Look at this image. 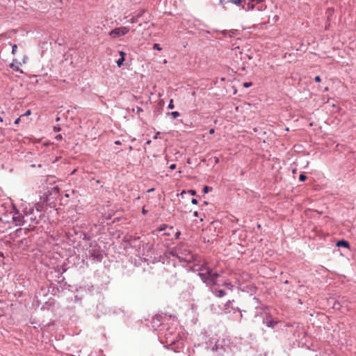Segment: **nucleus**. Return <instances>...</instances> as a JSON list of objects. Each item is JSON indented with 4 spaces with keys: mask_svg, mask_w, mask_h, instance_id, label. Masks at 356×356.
<instances>
[{
    "mask_svg": "<svg viewBox=\"0 0 356 356\" xmlns=\"http://www.w3.org/2000/svg\"><path fill=\"white\" fill-rule=\"evenodd\" d=\"M197 270L199 271L198 275L200 276V279L207 285L225 286L229 290H232L233 286L231 284V283L226 282L220 283L218 280L219 274L216 271L213 270L211 268L208 266L207 264L202 265Z\"/></svg>",
    "mask_w": 356,
    "mask_h": 356,
    "instance_id": "nucleus-1",
    "label": "nucleus"
},
{
    "mask_svg": "<svg viewBox=\"0 0 356 356\" xmlns=\"http://www.w3.org/2000/svg\"><path fill=\"white\" fill-rule=\"evenodd\" d=\"M176 254L179 259L184 260L186 261H191L193 259V254L191 252L183 246L176 248Z\"/></svg>",
    "mask_w": 356,
    "mask_h": 356,
    "instance_id": "nucleus-2",
    "label": "nucleus"
},
{
    "mask_svg": "<svg viewBox=\"0 0 356 356\" xmlns=\"http://www.w3.org/2000/svg\"><path fill=\"white\" fill-rule=\"evenodd\" d=\"M170 334H165V343L169 346H173L177 344V348H181L184 346V342L181 339L180 334H178L176 337V339L171 338Z\"/></svg>",
    "mask_w": 356,
    "mask_h": 356,
    "instance_id": "nucleus-3",
    "label": "nucleus"
},
{
    "mask_svg": "<svg viewBox=\"0 0 356 356\" xmlns=\"http://www.w3.org/2000/svg\"><path fill=\"white\" fill-rule=\"evenodd\" d=\"M129 29L128 27L121 26V27L115 28V29H113L110 32L109 35L111 37H112L113 38H116L118 37L122 36V35L127 34L129 33Z\"/></svg>",
    "mask_w": 356,
    "mask_h": 356,
    "instance_id": "nucleus-4",
    "label": "nucleus"
},
{
    "mask_svg": "<svg viewBox=\"0 0 356 356\" xmlns=\"http://www.w3.org/2000/svg\"><path fill=\"white\" fill-rule=\"evenodd\" d=\"M13 220L15 223V225L20 226L24 224V217L18 214L17 216H14L13 217Z\"/></svg>",
    "mask_w": 356,
    "mask_h": 356,
    "instance_id": "nucleus-5",
    "label": "nucleus"
},
{
    "mask_svg": "<svg viewBox=\"0 0 356 356\" xmlns=\"http://www.w3.org/2000/svg\"><path fill=\"white\" fill-rule=\"evenodd\" d=\"M242 8L245 11L252 10L255 8V5L252 2L246 3L245 1L243 2Z\"/></svg>",
    "mask_w": 356,
    "mask_h": 356,
    "instance_id": "nucleus-6",
    "label": "nucleus"
},
{
    "mask_svg": "<svg viewBox=\"0 0 356 356\" xmlns=\"http://www.w3.org/2000/svg\"><path fill=\"white\" fill-rule=\"evenodd\" d=\"M266 323L268 327H273L277 323V321H273L270 317H268L266 319Z\"/></svg>",
    "mask_w": 356,
    "mask_h": 356,
    "instance_id": "nucleus-7",
    "label": "nucleus"
},
{
    "mask_svg": "<svg viewBox=\"0 0 356 356\" xmlns=\"http://www.w3.org/2000/svg\"><path fill=\"white\" fill-rule=\"evenodd\" d=\"M213 293L216 295V296L218 298H222L225 296V292L222 289H213Z\"/></svg>",
    "mask_w": 356,
    "mask_h": 356,
    "instance_id": "nucleus-8",
    "label": "nucleus"
},
{
    "mask_svg": "<svg viewBox=\"0 0 356 356\" xmlns=\"http://www.w3.org/2000/svg\"><path fill=\"white\" fill-rule=\"evenodd\" d=\"M337 245L338 247H344V248H349V243L348 241H344V240H341V241H339L337 243Z\"/></svg>",
    "mask_w": 356,
    "mask_h": 356,
    "instance_id": "nucleus-9",
    "label": "nucleus"
},
{
    "mask_svg": "<svg viewBox=\"0 0 356 356\" xmlns=\"http://www.w3.org/2000/svg\"><path fill=\"white\" fill-rule=\"evenodd\" d=\"M254 8H256L258 11H264L266 9V5L262 2L256 5Z\"/></svg>",
    "mask_w": 356,
    "mask_h": 356,
    "instance_id": "nucleus-10",
    "label": "nucleus"
},
{
    "mask_svg": "<svg viewBox=\"0 0 356 356\" xmlns=\"http://www.w3.org/2000/svg\"><path fill=\"white\" fill-rule=\"evenodd\" d=\"M230 2L238 6L243 3L244 0H229Z\"/></svg>",
    "mask_w": 356,
    "mask_h": 356,
    "instance_id": "nucleus-11",
    "label": "nucleus"
},
{
    "mask_svg": "<svg viewBox=\"0 0 356 356\" xmlns=\"http://www.w3.org/2000/svg\"><path fill=\"white\" fill-rule=\"evenodd\" d=\"M124 61V58L123 57H120L118 60H117V65L118 67H120L122 64H123V62Z\"/></svg>",
    "mask_w": 356,
    "mask_h": 356,
    "instance_id": "nucleus-12",
    "label": "nucleus"
},
{
    "mask_svg": "<svg viewBox=\"0 0 356 356\" xmlns=\"http://www.w3.org/2000/svg\"><path fill=\"white\" fill-rule=\"evenodd\" d=\"M170 115L174 118H178L180 114L178 111H172L170 113Z\"/></svg>",
    "mask_w": 356,
    "mask_h": 356,
    "instance_id": "nucleus-13",
    "label": "nucleus"
},
{
    "mask_svg": "<svg viewBox=\"0 0 356 356\" xmlns=\"http://www.w3.org/2000/svg\"><path fill=\"white\" fill-rule=\"evenodd\" d=\"M17 49V44L13 45V47H12V54L13 55H15L16 54Z\"/></svg>",
    "mask_w": 356,
    "mask_h": 356,
    "instance_id": "nucleus-14",
    "label": "nucleus"
},
{
    "mask_svg": "<svg viewBox=\"0 0 356 356\" xmlns=\"http://www.w3.org/2000/svg\"><path fill=\"white\" fill-rule=\"evenodd\" d=\"M174 107H175V106H174V104H173V100H172V99H170V102H169V104H168V108L169 109H173V108H174Z\"/></svg>",
    "mask_w": 356,
    "mask_h": 356,
    "instance_id": "nucleus-15",
    "label": "nucleus"
},
{
    "mask_svg": "<svg viewBox=\"0 0 356 356\" xmlns=\"http://www.w3.org/2000/svg\"><path fill=\"white\" fill-rule=\"evenodd\" d=\"M138 22V17L136 16H134L130 19V23L134 24Z\"/></svg>",
    "mask_w": 356,
    "mask_h": 356,
    "instance_id": "nucleus-16",
    "label": "nucleus"
},
{
    "mask_svg": "<svg viewBox=\"0 0 356 356\" xmlns=\"http://www.w3.org/2000/svg\"><path fill=\"white\" fill-rule=\"evenodd\" d=\"M153 49L155 50L161 51V48L160 47V45L159 44L155 43L153 46Z\"/></svg>",
    "mask_w": 356,
    "mask_h": 356,
    "instance_id": "nucleus-17",
    "label": "nucleus"
},
{
    "mask_svg": "<svg viewBox=\"0 0 356 356\" xmlns=\"http://www.w3.org/2000/svg\"><path fill=\"white\" fill-rule=\"evenodd\" d=\"M306 179H307V177L305 175H303V174H301L300 175V177H299V180L301 181H305Z\"/></svg>",
    "mask_w": 356,
    "mask_h": 356,
    "instance_id": "nucleus-18",
    "label": "nucleus"
},
{
    "mask_svg": "<svg viewBox=\"0 0 356 356\" xmlns=\"http://www.w3.org/2000/svg\"><path fill=\"white\" fill-rule=\"evenodd\" d=\"M210 190V188L207 186H205L203 188L204 193H207Z\"/></svg>",
    "mask_w": 356,
    "mask_h": 356,
    "instance_id": "nucleus-19",
    "label": "nucleus"
},
{
    "mask_svg": "<svg viewBox=\"0 0 356 356\" xmlns=\"http://www.w3.org/2000/svg\"><path fill=\"white\" fill-rule=\"evenodd\" d=\"M263 2V0H252V3L256 6Z\"/></svg>",
    "mask_w": 356,
    "mask_h": 356,
    "instance_id": "nucleus-20",
    "label": "nucleus"
},
{
    "mask_svg": "<svg viewBox=\"0 0 356 356\" xmlns=\"http://www.w3.org/2000/svg\"><path fill=\"white\" fill-rule=\"evenodd\" d=\"M252 86V83H251V82H245V83H243V86H244L245 88H248V87H250V86Z\"/></svg>",
    "mask_w": 356,
    "mask_h": 356,
    "instance_id": "nucleus-21",
    "label": "nucleus"
},
{
    "mask_svg": "<svg viewBox=\"0 0 356 356\" xmlns=\"http://www.w3.org/2000/svg\"><path fill=\"white\" fill-rule=\"evenodd\" d=\"M31 114V110H28L24 115H22L21 117L28 116Z\"/></svg>",
    "mask_w": 356,
    "mask_h": 356,
    "instance_id": "nucleus-22",
    "label": "nucleus"
},
{
    "mask_svg": "<svg viewBox=\"0 0 356 356\" xmlns=\"http://www.w3.org/2000/svg\"><path fill=\"white\" fill-rule=\"evenodd\" d=\"M22 118V117H21V116H20L19 118H17V119L15 120V124H18L19 123V122H20V120H21V118Z\"/></svg>",
    "mask_w": 356,
    "mask_h": 356,
    "instance_id": "nucleus-23",
    "label": "nucleus"
},
{
    "mask_svg": "<svg viewBox=\"0 0 356 356\" xmlns=\"http://www.w3.org/2000/svg\"><path fill=\"white\" fill-rule=\"evenodd\" d=\"M321 77L319 76H316L315 78H314V81L316 82H320L321 81Z\"/></svg>",
    "mask_w": 356,
    "mask_h": 356,
    "instance_id": "nucleus-24",
    "label": "nucleus"
},
{
    "mask_svg": "<svg viewBox=\"0 0 356 356\" xmlns=\"http://www.w3.org/2000/svg\"><path fill=\"white\" fill-rule=\"evenodd\" d=\"M188 193L192 195H195L196 194V192L194 190H190Z\"/></svg>",
    "mask_w": 356,
    "mask_h": 356,
    "instance_id": "nucleus-25",
    "label": "nucleus"
},
{
    "mask_svg": "<svg viewBox=\"0 0 356 356\" xmlns=\"http://www.w3.org/2000/svg\"><path fill=\"white\" fill-rule=\"evenodd\" d=\"M169 168H170V170H175L176 168V165L175 164H171Z\"/></svg>",
    "mask_w": 356,
    "mask_h": 356,
    "instance_id": "nucleus-26",
    "label": "nucleus"
},
{
    "mask_svg": "<svg viewBox=\"0 0 356 356\" xmlns=\"http://www.w3.org/2000/svg\"><path fill=\"white\" fill-rule=\"evenodd\" d=\"M166 227H167V225H163V226H162V227L159 229V232H161V231L164 230Z\"/></svg>",
    "mask_w": 356,
    "mask_h": 356,
    "instance_id": "nucleus-27",
    "label": "nucleus"
},
{
    "mask_svg": "<svg viewBox=\"0 0 356 356\" xmlns=\"http://www.w3.org/2000/svg\"><path fill=\"white\" fill-rule=\"evenodd\" d=\"M191 203L193 204H197V200L196 199L193 198L191 200Z\"/></svg>",
    "mask_w": 356,
    "mask_h": 356,
    "instance_id": "nucleus-28",
    "label": "nucleus"
},
{
    "mask_svg": "<svg viewBox=\"0 0 356 356\" xmlns=\"http://www.w3.org/2000/svg\"><path fill=\"white\" fill-rule=\"evenodd\" d=\"M143 13H144V11H143V10H142L140 13H139L136 15V17H137L138 18V17H141Z\"/></svg>",
    "mask_w": 356,
    "mask_h": 356,
    "instance_id": "nucleus-29",
    "label": "nucleus"
},
{
    "mask_svg": "<svg viewBox=\"0 0 356 356\" xmlns=\"http://www.w3.org/2000/svg\"><path fill=\"white\" fill-rule=\"evenodd\" d=\"M160 134V132H157L156 135L154 136V139H157L159 138V135Z\"/></svg>",
    "mask_w": 356,
    "mask_h": 356,
    "instance_id": "nucleus-30",
    "label": "nucleus"
},
{
    "mask_svg": "<svg viewBox=\"0 0 356 356\" xmlns=\"http://www.w3.org/2000/svg\"><path fill=\"white\" fill-rule=\"evenodd\" d=\"M120 57H123V58H124V56H125V53H124V52H123V51H120Z\"/></svg>",
    "mask_w": 356,
    "mask_h": 356,
    "instance_id": "nucleus-31",
    "label": "nucleus"
},
{
    "mask_svg": "<svg viewBox=\"0 0 356 356\" xmlns=\"http://www.w3.org/2000/svg\"><path fill=\"white\" fill-rule=\"evenodd\" d=\"M214 132H215V129H211L209 130V134H214Z\"/></svg>",
    "mask_w": 356,
    "mask_h": 356,
    "instance_id": "nucleus-32",
    "label": "nucleus"
},
{
    "mask_svg": "<svg viewBox=\"0 0 356 356\" xmlns=\"http://www.w3.org/2000/svg\"><path fill=\"white\" fill-rule=\"evenodd\" d=\"M137 111H138V113H140V112L143 111V109L140 107H137Z\"/></svg>",
    "mask_w": 356,
    "mask_h": 356,
    "instance_id": "nucleus-33",
    "label": "nucleus"
},
{
    "mask_svg": "<svg viewBox=\"0 0 356 356\" xmlns=\"http://www.w3.org/2000/svg\"><path fill=\"white\" fill-rule=\"evenodd\" d=\"M193 216H194L195 217H197V216H198V212H197V211H195V212L193 213Z\"/></svg>",
    "mask_w": 356,
    "mask_h": 356,
    "instance_id": "nucleus-34",
    "label": "nucleus"
},
{
    "mask_svg": "<svg viewBox=\"0 0 356 356\" xmlns=\"http://www.w3.org/2000/svg\"><path fill=\"white\" fill-rule=\"evenodd\" d=\"M115 145H121V142H120V140H116V141L115 142Z\"/></svg>",
    "mask_w": 356,
    "mask_h": 356,
    "instance_id": "nucleus-35",
    "label": "nucleus"
},
{
    "mask_svg": "<svg viewBox=\"0 0 356 356\" xmlns=\"http://www.w3.org/2000/svg\"><path fill=\"white\" fill-rule=\"evenodd\" d=\"M159 317H160L159 316H156L154 318V321H155V320H158V321H159Z\"/></svg>",
    "mask_w": 356,
    "mask_h": 356,
    "instance_id": "nucleus-36",
    "label": "nucleus"
},
{
    "mask_svg": "<svg viewBox=\"0 0 356 356\" xmlns=\"http://www.w3.org/2000/svg\"><path fill=\"white\" fill-rule=\"evenodd\" d=\"M180 235V233L179 232H177L176 233V238H179V236Z\"/></svg>",
    "mask_w": 356,
    "mask_h": 356,
    "instance_id": "nucleus-37",
    "label": "nucleus"
},
{
    "mask_svg": "<svg viewBox=\"0 0 356 356\" xmlns=\"http://www.w3.org/2000/svg\"><path fill=\"white\" fill-rule=\"evenodd\" d=\"M76 171V169H74L72 172H71V175H74L75 173V172Z\"/></svg>",
    "mask_w": 356,
    "mask_h": 356,
    "instance_id": "nucleus-38",
    "label": "nucleus"
},
{
    "mask_svg": "<svg viewBox=\"0 0 356 356\" xmlns=\"http://www.w3.org/2000/svg\"><path fill=\"white\" fill-rule=\"evenodd\" d=\"M231 303V301L230 300H228L227 302L226 303L225 306L229 305Z\"/></svg>",
    "mask_w": 356,
    "mask_h": 356,
    "instance_id": "nucleus-39",
    "label": "nucleus"
},
{
    "mask_svg": "<svg viewBox=\"0 0 356 356\" xmlns=\"http://www.w3.org/2000/svg\"><path fill=\"white\" fill-rule=\"evenodd\" d=\"M146 212H147V211H145V209L143 208V213H144V214H145V213H146Z\"/></svg>",
    "mask_w": 356,
    "mask_h": 356,
    "instance_id": "nucleus-40",
    "label": "nucleus"
},
{
    "mask_svg": "<svg viewBox=\"0 0 356 356\" xmlns=\"http://www.w3.org/2000/svg\"><path fill=\"white\" fill-rule=\"evenodd\" d=\"M57 138H61V136L59 135L58 136H56Z\"/></svg>",
    "mask_w": 356,
    "mask_h": 356,
    "instance_id": "nucleus-41",
    "label": "nucleus"
},
{
    "mask_svg": "<svg viewBox=\"0 0 356 356\" xmlns=\"http://www.w3.org/2000/svg\"><path fill=\"white\" fill-rule=\"evenodd\" d=\"M21 230H22V229H17V231H16V232H19V231H21Z\"/></svg>",
    "mask_w": 356,
    "mask_h": 356,
    "instance_id": "nucleus-42",
    "label": "nucleus"
},
{
    "mask_svg": "<svg viewBox=\"0 0 356 356\" xmlns=\"http://www.w3.org/2000/svg\"><path fill=\"white\" fill-rule=\"evenodd\" d=\"M164 234L169 236L170 234V233H165Z\"/></svg>",
    "mask_w": 356,
    "mask_h": 356,
    "instance_id": "nucleus-43",
    "label": "nucleus"
},
{
    "mask_svg": "<svg viewBox=\"0 0 356 356\" xmlns=\"http://www.w3.org/2000/svg\"><path fill=\"white\" fill-rule=\"evenodd\" d=\"M59 120H60V118H56V121H58Z\"/></svg>",
    "mask_w": 356,
    "mask_h": 356,
    "instance_id": "nucleus-44",
    "label": "nucleus"
},
{
    "mask_svg": "<svg viewBox=\"0 0 356 356\" xmlns=\"http://www.w3.org/2000/svg\"><path fill=\"white\" fill-rule=\"evenodd\" d=\"M147 144H150V140L147 142Z\"/></svg>",
    "mask_w": 356,
    "mask_h": 356,
    "instance_id": "nucleus-45",
    "label": "nucleus"
},
{
    "mask_svg": "<svg viewBox=\"0 0 356 356\" xmlns=\"http://www.w3.org/2000/svg\"><path fill=\"white\" fill-rule=\"evenodd\" d=\"M0 121H1V122H2V121H3V120H2V118H1V117H0Z\"/></svg>",
    "mask_w": 356,
    "mask_h": 356,
    "instance_id": "nucleus-46",
    "label": "nucleus"
},
{
    "mask_svg": "<svg viewBox=\"0 0 356 356\" xmlns=\"http://www.w3.org/2000/svg\"><path fill=\"white\" fill-rule=\"evenodd\" d=\"M251 2H252V0H250Z\"/></svg>",
    "mask_w": 356,
    "mask_h": 356,
    "instance_id": "nucleus-47",
    "label": "nucleus"
}]
</instances>
